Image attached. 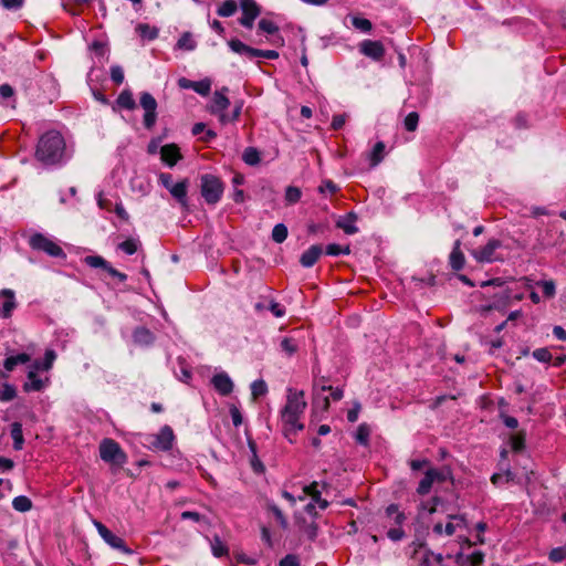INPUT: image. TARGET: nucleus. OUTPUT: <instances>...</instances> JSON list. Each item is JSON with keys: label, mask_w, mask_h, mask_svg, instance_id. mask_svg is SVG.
<instances>
[{"label": "nucleus", "mask_w": 566, "mask_h": 566, "mask_svg": "<svg viewBox=\"0 0 566 566\" xmlns=\"http://www.w3.org/2000/svg\"><path fill=\"white\" fill-rule=\"evenodd\" d=\"M306 406L303 390L287 389L286 403L281 411V419L284 427L283 433L291 442H293L292 437L304 429L300 418L304 413Z\"/></svg>", "instance_id": "f257e3e1"}, {"label": "nucleus", "mask_w": 566, "mask_h": 566, "mask_svg": "<svg viewBox=\"0 0 566 566\" xmlns=\"http://www.w3.org/2000/svg\"><path fill=\"white\" fill-rule=\"evenodd\" d=\"M65 154V140L57 130L45 132L39 138L35 158L45 166L59 165Z\"/></svg>", "instance_id": "f03ea898"}, {"label": "nucleus", "mask_w": 566, "mask_h": 566, "mask_svg": "<svg viewBox=\"0 0 566 566\" xmlns=\"http://www.w3.org/2000/svg\"><path fill=\"white\" fill-rule=\"evenodd\" d=\"M224 184L212 174H203L200 177V193L207 205H217L223 195Z\"/></svg>", "instance_id": "7ed1b4c3"}, {"label": "nucleus", "mask_w": 566, "mask_h": 566, "mask_svg": "<svg viewBox=\"0 0 566 566\" xmlns=\"http://www.w3.org/2000/svg\"><path fill=\"white\" fill-rule=\"evenodd\" d=\"M98 449L101 459L106 463L123 467L127 462V454L119 443L111 438L103 439Z\"/></svg>", "instance_id": "20e7f679"}, {"label": "nucleus", "mask_w": 566, "mask_h": 566, "mask_svg": "<svg viewBox=\"0 0 566 566\" xmlns=\"http://www.w3.org/2000/svg\"><path fill=\"white\" fill-rule=\"evenodd\" d=\"M29 245L32 250L42 251L52 258L66 259L64 250L55 241L43 233H33L29 238Z\"/></svg>", "instance_id": "39448f33"}, {"label": "nucleus", "mask_w": 566, "mask_h": 566, "mask_svg": "<svg viewBox=\"0 0 566 566\" xmlns=\"http://www.w3.org/2000/svg\"><path fill=\"white\" fill-rule=\"evenodd\" d=\"M94 526L96 527L99 536L104 539L105 543H107L112 548L123 553V554H126V555H132L133 554V549L129 548L125 541L115 535L111 530H108L102 522L99 521H94Z\"/></svg>", "instance_id": "423d86ee"}, {"label": "nucleus", "mask_w": 566, "mask_h": 566, "mask_svg": "<svg viewBox=\"0 0 566 566\" xmlns=\"http://www.w3.org/2000/svg\"><path fill=\"white\" fill-rule=\"evenodd\" d=\"M501 247H502V241H500L499 239H490L484 247L473 250L471 252V254L478 262H481V263H483V262L492 263L495 261H503V258L499 256L496 254V250L500 249Z\"/></svg>", "instance_id": "0eeeda50"}, {"label": "nucleus", "mask_w": 566, "mask_h": 566, "mask_svg": "<svg viewBox=\"0 0 566 566\" xmlns=\"http://www.w3.org/2000/svg\"><path fill=\"white\" fill-rule=\"evenodd\" d=\"M139 104L145 111L143 124L146 129H151L157 120V101L150 93L143 92L139 97Z\"/></svg>", "instance_id": "6e6552de"}, {"label": "nucleus", "mask_w": 566, "mask_h": 566, "mask_svg": "<svg viewBox=\"0 0 566 566\" xmlns=\"http://www.w3.org/2000/svg\"><path fill=\"white\" fill-rule=\"evenodd\" d=\"M239 6L242 11L239 23L247 29H252L255 19L261 14V7L255 0H239Z\"/></svg>", "instance_id": "1a4fd4ad"}, {"label": "nucleus", "mask_w": 566, "mask_h": 566, "mask_svg": "<svg viewBox=\"0 0 566 566\" xmlns=\"http://www.w3.org/2000/svg\"><path fill=\"white\" fill-rule=\"evenodd\" d=\"M84 263L94 269H102L107 272L111 276L116 277L119 282H125L127 280V275L123 272H119L115 268L111 265L101 255H87L84 258Z\"/></svg>", "instance_id": "9d476101"}, {"label": "nucleus", "mask_w": 566, "mask_h": 566, "mask_svg": "<svg viewBox=\"0 0 566 566\" xmlns=\"http://www.w3.org/2000/svg\"><path fill=\"white\" fill-rule=\"evenodd\" d=\"M229 88L223 86L221 90H217L211 98V102L208 106V111L210 114L218 116L221 118V115L224 114V111L230 106V99L227 96Z\"/></svg>", "instance_id": "9b49d317"}, {"label": "nucleus", "mask_w": 566, "mask_h": 566, "mask_svg": "<svg viewBox=\"0 0 566 566\" xmlns=\"http://www.w3.org/2000/svg\"><path fill=\"white\" fill-rule=\"evenodd\" d=\"M359 51L375 61H380L385 56V48L380 41L364 40L359 44Z\"/></svg>", "instance_id": "f8f14e48"}, {"label": "nucleus", "mask_w": 566, "mask_h": 566, "mask_svg": "<svg viewBox=\"0 0 566 566\" xmlns=\"http://www.w3.org/2000/svg\"><path fill=\"white\" fill-rule=\"evenodd\" d=\"M211 384L216 391L221 396H229L233 391V381L224 371L218 373L212 376Z\"/></svg>", "instance_id": "ddd939ff"}, {"label": "nucleus", "mask_w": 566, "mask_h": 566, "mask_svg": "<svg viewBox=\"0 0 566 566\" xmlns=\"http://www.w3.org/2000/svg\"><path fill=\"white\" fill-rule=\"evenodd\" d=\"M38 373L39 371L34 370L32 366H29V370L27 374L28 380L23 384L22 387L24 392L42 391L45 388V385L49 381V379H41L38 376Z\"/></svg>", "instance_id": "4468645a"}, {"label": "nucleus", "mask_w": 566, "mask_h": 566, "mask_svg": "<svg viewBox=\"0 0 566 566\" xmlns=\"http://www.w3.org/2000/svg\"><path fill=\"white\" fill-rule=\"evenodd\" d=\"M512 300V291L507 287L502 289L500 293L494 295V300L491 304L482 306V312H490L493 310H504Z\"/></svg>", "instance_id": "2eb2a0df"}, {"label": "nucleus", "mask_w": 566, "mask_h": 566, "mask_svg": "<svg viewBox=\"0 0 566 566\" xmlns=\"http://www.w3.org/2000/svg\"><path fill=\"white\" fill-rule=\"evenodd\" d=\"M228 45L234 53L244 55L249 60L260 57V49L249 46L238 39H231L228 41Z\"/></svg>", "instance_id": "dca6fc26"}, {"label": "nucleus", "mask_w": 566, "mask_h": 566, "mask_svg": "<svg viewBox=\"0 0 566 566\" xmlns=\"http://www.w3.org/2000/svg\"><path fill=\"white\" fill-rule=\"evenodd\" d=\"M161 160L169 167L175 166L180 159L181 154L176 144H167L160 149Z\"/></svg>", "instance_id": "f3484780"}, {"label": "nucleus", "mask_w": 566, "mask_h": 566, "mask_svg": "<svg viewBox=\"0 0 566 566\" xmlns=\"http://www.w3.org/2000/svg\"><path fill=\"white\" fill-rule=\"evenodd\" d=\"M132 336L135 345L140 347L150 346L155 342L154 333L144 326L136 327Z\"/></svg>", "instance_id": "a211bd4d"}, {"label": "nucleus", "mask_w": 566, "mask_h": 566, "mask_svg": "<svg viewBox=\"0 0 566 566\" xmlns=\"http://www.w3.org/2000/svg\"><path fill=\"white\" fill-rule=\"evenodd\" d=\"M323 253L321 244H313L306 251H304L300 258V263L304 268H312L319 259Z\"/></svg>", "instance_id": "6ab92c4d"}, {"label": "nucleus", "mask_w": 566, "mask_h": 566, "mask_svg": "<svg viewBox=\"0 0 566 566\" xmlns=\"http://www.w3.org/2000/svg\"><path fill=\"white\" fill-rule=\"evenodd\" d=\"M189 187V180L187 178L177 182L171 187L170 195L181 205L182 208H188L187 192Z\"/></svg>", "instance_id": "aec40b11"}, {"label": "nucleus", "mask_w": 566, "mask_h": 566, "mask_svg": "<svg viewBox=\"0 0 566 566\" xmlns=\"http://www.w3.org/2000/svg\"><path fill=\"white\" fill-rule=\"evenodd\" d=\"M0 296L4 298L0 315L3 318H9L12 315L13 310L17 307V303L14 300V292L9 289H4L0 292Z\"/></svg>", "instance_id": "412c9836"}, {"label": "nucleus", "mask_w": 566, "mask_h": 566, "mask_svg": "<svg viewBox=\"0 0 566 566\" xmlns=\"http://www.w3.org/2000/svg\"><path fill=\"white\" fill-rule=\"evenodd\" d=\"M357 219V214L350 211L336 221V228L342 229L346 234H355L358 232V228L355 226Z\"/></svg>", "instance_id": "4be33fe9"}, {"label": "nucleus", "mask_w": 566, "mask_h": 566, "mask_svg": "<svg viewBox=\"0 0 566 566\" xmlns=\"http://www.w3.org/2000/svg\"><path fill=\"white\" fill-rule=\"evenodd\" d=\"M449 264L452 270L460 271L465 264L464 254L461 251V241L457 240L453 244L452 251L449 255Z\"/></svg>", "instance_id": "5701e85b"}, {"label": "nucleus", "mask_w": 566, "mask_h": 566, "mask_svg": "<svg viewBox=\"0 0 566 566\" xmlns=\"http://www.w3.org/2000/svg\"><path fill=\"white\" fill-rule=\"evenodd\" d=\"M56 359V353L53 349H46L43 359H35L30 366L38 371H49Z\"/></svg>", "instance_id": "b1692460"}, {"label": "nucleus", "mask_w": 566, "mask_h": 566, "mask_svg": "<svg viewBox=\"0 0 566 566\" xmlns=\"http://www.w3.org/2000/svg\"><path fill=\"white\" fill-rule=\"evenodd\" d=\"M136 102L133 97V93L130 90H124L119 93L115 101V105L113 106V111H116V107L134 111L136 108Z\"/></svg>", "instance_id": "393cba45"}, {"label": "nucleus", "mask_w": 566, "mask_h": 566, "mask_svg": "<svg viewBox=\"0 0 566 566\" xmlns=\"http://www.w3.org/2000/svg\"><path fill=\"white\" fill-rule=\"evenodd\" d=\"M31 361V355L20 353L14 356H9L3 361V367L8 373H11L19 364H27Z\"/></svg>", "instance_id": "a878e982"}, {"label": "nucleus", "mask_w": 566, "mask_h": 566, "mask_svg": "<svg viewBox=\"0 0 566 566\" xmlns=\"http://www.w3.org/2000/svg\"><path fill=\"white\" fill-rule=\"evenodd\" d=\"M31 361V355L20 353L14 356H9L3 361V367L8 373H11L19 364H27Z\"/></svg>", "instance_id": "bb28decb"}, {"label": "nucleus", "mask_w": 566, "mask_h": 566, "mask_svg": "<svg viewBox=\"0 0 566 566\" xmlns=\"http://www.w3.org/2000/svg\"><path fill=\"white\" fill-rule=\"evenodd\" d=\"M433 473L434 472L432 468L424 472V476L421 479L417 488V493L419 495H426L430 492L432 484L434 483Z\"/></svg>", "instance_id": "cd10ccee"}, {"label": "nucleus", "mask_w": 566, "mask_h": 566, "mask_svg": "<svg viewBox=\"0 0 566 566\" xmlns=\"http://www.w3.org/2000/svg\"><path fill=\"white\" fill-rule=\"evenodd\" d=\"M10 436L13 440L14 450H22L24 444L22 424L20 422H13L10 428Z\"/></svg>", "instance_id": "c85d7f7f"}, {"label": "nucleus", "mask_w": 566, "mask_h": 566, "mask_svg": "<svg viewBox=\"0 0 566 566\" xmlns=\"http://www.w3.org/2000/svg\"><path fill=\"white\" fill-rule=\"evenodd\" d=\"M197 48V42L191 32H184L176 43V49L182 51H193Z\"/></svg>", "instance_id": "c756f323"}, {"label": "nucleus", "mask_w": 566, "mask_h": 566, "mask_svg": "<svg viewBox=\"0 0 566 566\" xmlns=\"http://www.w3.org/2000/svg\"><path fill=\"white\" fill-rule=\"evenodd\" d=\"M385 148L386 146L382 142H377L374 145L373 150L369 154L370 167L374 168L382 161L385 156Z\"/></svg>", "instance_id": "7c9ffc66"}, {"label": "nucleus", "mask_w": 566, "mask_h": 566, "mask_svg": "<svg viewBox=\"0 0 566 566\" xmlns=\"http://www.w3.org/2000/svg\"><path fill=\"white\" fill-rule=\"evenodd\" d=\"M281 350L284 352L289 357L293 356L297 353L300 348V343L293 336H286L282 338L280 343Z\"/></svg>", "instance_id": "2f4dec72"}, {"label": "nucleus", "mask_w": 566, "mask_h": 566, "mask_svg": "<svg viewBox=\"0 0 566 566\" xmlns=\"http://www.w3.org/2000/svg\"><path fill=\"white\" fill-rule=\"evenodd\" d=\"M239 1L226 0L217 9V14L221 18L232 17L238 10Z\"/></svg>", "instance_id": "473e14b6"}, {"label": "nucleus", "mask_w": 566, "mask_h": 566, "mask_svg": "<svg viewBox=\"0 0 566 566\" xmlns=\"http://www.w3.org/2000/svg\"><path fill=\"white\" fill-rule=\"evenodd\" d=\"M158 441H159V446L163 450H169L172 447L174 432L170 427L165 426L160 430Z\"/></svg>", "instance_id": "72a5a7b5"}, {"label": "nucleus", "mask_w": 566, "mask_h": 566, "mask_svg": "<svg viewBox=\"0 0 566 566\" xmlns=\"http://www.w3.org/2000/svg\"><path fill=\"white\" fill-rule=\"evenodd\" d=\"M242 160L249 166H256L261 161L260 151L255 147H247L242 154Z\"/></svg>", "instance_id": "f704fd0d"}, {"label": "nucleus", "mask_w": 566, "mask_h": 566, "mask_svg": "<svg viewBox=\"0 0 566 566\" xmlns=\"http://www.w3.org/2000/svg\"><path fill=\"white\" fill-rule=\"evenodd\" d=\"M242 106H243V102L242 101L235 102V105H234V108H233L232 113L231 114L224 113L223 115H221V118L219 119V122L222 125H226L228 123L237 122L240 118V116H241Z\"/></svg>", "instance_id": "c9c22d12"}, {"label": "nucleus", "mask_w": 566, "mask_h": 566, "mask_svg": "<svg viewBox=\"0 0 566 566\" xmlns=\"http://www.w3.org/2000/svg\"><path fill=\"white\" fill-rule=\"evenodd\" d=\"M136 31L143 39L146 40H155L158 36V29L155 27H150L147 23H140L137 25Z\"/></svg>", "instance_id": "e433bc0d"}, {"label": "nucleus", "mask_w": 566, "mask_h": 566, "mask_svg": "<svg viewBox=\"0 0 566 566\" xmlns=\"http://www.w3.org/2000/svg\"><path fill=\"white\" fill-rule=\"evenodd\" d=\"M211 551L213 556L222 557L229 554L228 546L221 541V538L216 535L211 541Z\"/></svg>", "instance_id": "4c0bfd02"}, {"label": "nucleus", "mask_w": 566, "mask_h": 566, "mask_svg": "<svg viewBox=\"0 0 566 566\" xmlns=\"http://www.w3.org/2000/svg\"><path fill=\"white\" fill-rule=\"evenodd\" d=\"M370 428L366 423H360L357 428L355 439L356 442L367 447L369 444Z\"/></svg>", "instance_id": "58836bf2"}, {"label": "nucleus", "mask_w": 566, "mask_h": 566, "mask_svg": "<svg viewBox=\"0 0 566 566\" xmlns=\"http://www.w3.org/2000/svg\"><path fill=\"white\" fill-rule=\"evenodd\" d=\"M12 506L15 511L24 513L32 509V501L25 495H19L13 499Z\"/></svg>", "instance_id": "ea45409f"}, {"label": "nucleus", "mask_w": 566, "mask_h": 566, "mask_svg": "<svg viewBox=\"0 0 566 566\" xmlns=\"http://www.w3.org/2000/svg\"><path fill=\"white\" fill-rule=\"evenodd\" d=\"M443 556L440 553L428 551L422 558V566H442Z\"/></svg>", "instance_id": "a19ab883"}, {"label": "nucleus", "mask_w": 566, "mask_h": 566, "mask_svg": "<svg viewBox=\"0 0 566 566\" xmlns=\"http://www.w3.org/2000/svg\"><path fill=\"white\" fill-rule=\"evenodd\" d=\"M386 514L389 517H394V522L397 525H401L406 520V515L399 511V507L397 504L388 505L386 509Z\"/></svg>", "instance_id": "79ce46f5"}, {"label": "nucleus", "mask_w": 566, "mask_h": 566, "mask_svg": "<svg viewBox=\"0 0 566 566\" xmlns=\"http://www.w3.org/2000/svg\"><path fill=\"white\" fill-rule=\"evenodd\" d=\"M287 233H289V231H287L286 226L283 223H277L274 226V228L272 230V239L276 243H282L283 241L286 240Z\"/></svg>", "instance_id": "37998d69"}, {"label": "nucleus", "mask_w": 566, "mask_h": 566, "mask_svg": "<svg viewBox=\"0 0 566 566\" xmlns=\"http://www.w3.org/2000/svg\"><path fill=\"white\" fill-rule=\"evenodd\" d=\"M139 241L133 238H129L122 243L118 244V249L125 252L128 255H132L137 252L139 247Z\"/></svg>", "instance_id": "c03bdc74"}, {"label": "nucleus", "mask_w": 566, "mask_h": 566, "mask_svg": "<svg viewBox=\"0 0 566 566\" xmlns=\"http://www.w3.org/2000/svg\"><path fill=\"white\" fill-rule=\"evenodd\" d=\"M268 392L266 382L263 379L254 380L251 384V395L253 399L264 396Z\"/></svg>", "instance_id": "a18cd8bd"}, {"label": "nucleus", "mask_w": 566, "mask_h": 566, "mask_svg": "<svg viewBox=\"0 0 566 566\" xmlns=\"http://www.w3.org/2000/svg\"><path fill=\"white\" fill-rule=\"evenodd\" d=\"M325 253L332 256H338L340 254L347 255L350 253V248L349 245L342 247L336 243H331L326 245Z\"/></svg>", "instance_id": "49530a36"}, {"label": "nucleus", "mask_w": 566, "mask_h": 566, "mask_svg": "<svg viewBox=\"0 0 566 566\" xmlns=\"http://www.w3.org/2000/svg\"><path fill=\"white\" fill-rule=\"evenodd\" d=\"M536 285L542 287L543 294L546 298H553L556 294V285L553 280L548 281H538Z\"/></svg>", "instance_id": "de8ad7c7"}, {"label": "nucleus", "mask_w": 566, "mask_h": 566, "mask_svg": "<svg viewBox=\"0 0 566 566\" xmlns=\"http://www.w3.org/2000/svg\"><path fill=\"white\" fill-rule=\"evenodd\" d=\"M302 191L300 188L294 186H289L285 190V201L289 205H294L301 200Z\"/></svg>", "instance_id": "09e8293b"}, {"label": "nucleus", "mask_w": 566, "mask_h": 566, "mask_svg": "<svg viewBox=\"0 0 566 566\" xmlns=\"http://www.w3.org/2000/svg\"><path fill=\"white\" fill-rule=\"evenodd\" d=\"M268 510L274 515L275 520L277 521V523L280 524V526L282 528H286L287 527V520L284 516V514L281 511V509L276 504L269 503L268 504Z\"/></svg>", "instance_id": "8fccbe9b"}, {"label": "nucleus", "mask_w": 566, "mask_h": 566, "mask_svg": "<svg viewBox=\"0 0 566 566\" xmlns=\"http://www.w3.org/2000/svg\"><path fill=\"white\" fill-rule=\"evenodd\" d=\"M512 450L515 452H521L525 449V433L517 432L513 434L510 439Z\"/></svg>", "instance_id": "3c124183"}, {"label": "nucleus", "mask_w": 566, "mask_h": 566, "mask_svg": "<svg viewBox=\"0 0 566 566\" xmlns=\"http://www.w3.org/2000/svg\"><path fill=\"white\" fill-rule=\"evenodd\" d=\"M484 562V554L481 551H475L465 557L462 566H480Z\"/></svg>", "instance_id": "603ef678"}, {"label": "nucleus", "mask_w": 566, "mask_h": 566, "mask_svg": "<svg viewBox=\"0 0 566 566\" xmlns=\"http://www.w3.org/2000/svg\"><path fill=\"white\" fill-rule=\"evenodd\" d=\"M419 114L417 112L409 113L403 120V126L407 132H415L418 127Z\"/></svg>", "instance_id": "864d4df0"}, {"label": "nucleus", "mask_w": 566, "mask_h": 566, "mask_svg": "<svg viewBox=\"0 0 566 566\" xmlns=\"http://www.w3.org/2000/svg\"><path fill=\"white\" fill-rule=\"evenodd\" d=\"M352 24L354 28L363 31V32H370L373 29V24L368 19L360 18V17H353Z\"/></svg>", "instance_id": "5fc2aeb1"}, {"label": "nucleus", "mask_w": 566, "mask_h": 566, "mask_svg": "<svg viewBox=\"0 0 566 566\" xmlns=\"http://www.w3.org/2000/svg\"><path fill=\"white\" fill-rule=\"evenodd\" d=\"M193 85L192 90L202 96L208 95L211 91V81L209 78L195 82Z\"/></svg>", "instance_id": "6e6d98bb"}, {"label": "nucleus", "mask_w": 566, "mask_h": 566, "mask_svg": "<svg viewBox=\"0 0 566 566\" xmlns=\"http://www.w3.org/2000/svg\"><path fill=\"white\" fill-rule=\"evenodd\" d=\"M532 356L541 363H551L553 359L551 352L546 347L535 349Z\"/></svg>", "instance_id": "4d7b16f0"}, {"label": "nucleus", "mask_w": 566, "mask_h": 566, "mask_svg": "<svg viewBox=\"0 0 566 566\" xmlns=\"http://www.w3.org/2000/svg\"><path fill=\"white\" fill-rule=\"evenodd\" d=\"M548 558L553 563H560L566 559V547L559 546L553 548L549 554Z\"/></svg>", "instance_id": "13d9d810"}, {"label": "nucleus", "mask_w": 566, "mask_h": 566, "mask_svg": "<svg viewBox=\"0 0 566 566\" xmlns=\"http://www.w3.org/2000/svg\"><path fill=\"white\" fill-rule=\"evenodd\" d=\"M17 396L15 388L10 384H4L0 391V401H11Z\"/></svg>", "instance_id": "bf43d9fd"}, {"label": "nucleus", "mask_w": 566, "mask_h": 566, "mask_svg": "<svg viewBox=\"0 0 566 566\" xmlns=\"http://www.w3.org/2000/svg\"><path fill=\"white\" fill-rule=\"evenodd\" d=\"M259 29L268 34H274L279 31V27L271 20L261 19L258 24Z\"/></svg>", "instance_id": "052dcab7"}, {"label": "nucleus", "mask_w": 566, "mask_h": 566, "mask_svg": "<svg viewBox=\"0 0 566 566\" xmlns=\"http://www.w3.org/2000/svg\"><path fill=\"white\" fill-rule=\"evenodd\" d=\"M434 482L443 483L448 480H452L451 470L449 468H442L440 470L433 469Z\"/></svg>", "instance_id": "680f3d73"}, {"label": "nucleus", "mask_w": 566, "mask_h": 566, "mask_svg": "<svg viewBox=\"0 0 566 566\" xmlns=\"http://www.w3.org/2000/svg\"><path fill=\"white\" fill-rule=\"evenodd\" d=\"M111 78L117 85L124 82V71L119 65H113L111 67Z\"/></svg>", "instance_id": "e2e57ef3"}, {"label": "nucleus", "mask_w": 566, "mask_h": 566, "mask_svg": "<svg viewBox=\"0 0 566 566\" xmlns=\"http://www.w3.org/2000/svg\"><path fill=\"white\" fill-rule=\"evenodd\" d=\"M329 226L328 223H308L307 224V233L308 234H317V233H324L326 230H328Z\"/></svg>", "instance_id": "0e129e2a"}, {"label": "nucleus", "mask_w": 566, "mask_h": 566, "mask_svg": "<svg viewBox=\"0 0 566 566\" xmlns=\"http://www.w3.org/2000/svg\"><path fill=\"white\" fill-rule=\"evenodd\" d=\"M0 3L7 10H19L23 7L24 0H0Z\"/></svg>", "instance_id": "69168bd1"}, {"label": "nucleus", "mask_w": 566, "mask_h": 566, "mask_svg": "<svg viewBox=\"0 0 566 566\" xmlns=\"http://www.w3.org/2000/svg\"><path fill=\"white\" fill-rule=\"evenodd\" d=\"M158 181L168 191H170L171 187H174V185H175L172 182V176L170 174H167V172H160L159 176H158Z\"/></svg>", "instance_id": "338daca9"}, {"label": "nucleus", "mask_w": 566, "mask_h": 566, "mask_svg": "<svg viewBox=\"0 0 566 566\" xmlns=\"http://www.w3.org/2000/svg\"><path fill=\"white\" fill-rule=\"evenodd\" d=\"M280 566H300L297 556L289 554L280 560Z\"/></svg>", "instance_id": "774afa93"}]
</instances>
